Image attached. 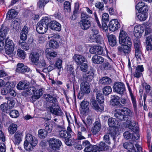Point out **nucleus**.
Instances as JSON below:
<instances>
[{"label":"nucleus","instance_id":"obj_1","mask_svg":"<svg viewBox=\"0 0 152 152\" xmlns=\"http://www.w3.org/2000/svg\"><path fill=\"white\" fill-rule=\"evenodd\" d=\"M119 42L121 46L117 48L118 52L123 53L126 55L129 54L131 51L132 42L130 38L128 36L125 31L121 30L119 37Z\"/></svg>","mask_w":152,"mask_h":152},{"label":"nucleus","instance_id":"obj_2","mask_svg":"<svg viewBox=\"0 0 152 152\" xmlns=\"http://www.w3.org/2000/svg\"><path fill=\"white\" fill-rule=\"evenodd\" d=\"M37 143V140L31 134H28L26 137V140L24 145V148L27 151H32Z\"/></svg>","mask_w":152,"mask_h":152},{"label":"nucleus","instance_id":"obj_3","mask_svg":"<svg viewBox=\"0 0 152 152\" xmlns=\"http://www.w3.org/2000/svg\"><path fill=\"white\" fill-rule=\"evenodd\" d=\"M48 20L46 19V16L43 17L37 23L36 30L40 34H44L46 33L48 29Z\"/></svg>","mask_w":152,"mask_h":152},{"label":"nucleus","instance_id":"obj_4","mask_svg":"<svg viewBox=\"0 0 152 152\" xmlns=\"http://www.w3.org/2000/svg\"><path fill=\"white\" fill-rule=\"evenodd\" d=\"M81 17V20L78 23L80 28L83 30L88 29L91 26L90 16L86 14L82 13Z\"/></svg>","mask_w":152,"mask_h":152},{"label":"nucleus","instance_id":"obj_5","mask_svg":"<svg viewBox=\"0 0 152 152\" xmlns=\"http://www.w3.org/2000/svg\"><path fill=\"white\" fill-rule=\"evenodd\" d=\"M80 87V91L77 95V98L79 99H81L85 94H87L90 93L91 91L88 82L86 81H83L81 83Z\"/></svg>","mask_w":152,"mask_h":152},{"label":"nucleus","instance_id":"obj_6","mask_svg":"<svg viewBox=\"0 0 152 152\" xmlns=\"http://www.w3.org/2000/svg\"><path fill=\"white\" fill-rule=\"evenodd\" d=\"M91 49L93 54L108 56V51L105 47L103 48L100 45H94L90 50Z\"/></svg>","mask_w":152,"mask_h":152},{"label":"nucleus","instance_id":"obj_7","mask_svg":"<svg viewBox=\"0 0 152 152\" xmlns=\"http://www.w3.org/2000/svg\"><path fill=\"white\" fill-rule=\"evenodd\" d=\"M48 110L52 114L56 116H61L63 114V112L62 111L58 102L52 104L48 107Z\"/></svg>","mask_w":152,"mask_h":152},{"label":"nucleus","instance_id":"obj_8","mask_svg":"<svg viewBox=\"0 0 152 152\" xmlns=\"http://www.w3.org/2000/svg\"><path fill=\"white\" fill-rule=\"evenodd\" d=\"M46 19L48 20V28L52 30L59 31L61 30V26L58 22L54 20H52L51 19L46 16Z\"/></svg>","mask_w":152,"mask_h":152},{"label":"nucleus","instance_id":"obj_9","mask_svg":"<svg viewBox=\"0 0 152 152\" xmlns=\"http://www.w3.org/2000/svg\"><path fill=\"white\" fill-rule=\"evenodd\" d=\"M113 89L114 91L121 95L124 94L126 91L124 84L121 82H118L115 83Z\"/></svg>","mask_w":152,"mask_h":152},{"label":"nucleus","instance_id":"obj_10","mask_svg":"<svg viewBox=\"0 0 152 152\" xmlns=\"http://www.w3.org/2000/svg\"><path fill=\"white\" fill-rule=\"evenodd\" d=\"M74 57L75 61L79 66H88V62L86 58L83 56L75 54Z\"/></svg>","mask_w":152,"mask_h":152},{"label":"nucleus","instance_id":"obj_11","mask_svg":"<svg viewBox=\"0 0 152 152\" xmlns=\"http://www.w3.org/2000/svg\"><path fill=\"white\" fill-rule=\"evenodd\" d=\"M134 47L135 49V56L136 58L141 59V57L142 55V48L140 41L136 40L134 42Z\"/></svg>","mask_w":152,"mask_h":152},{"label":"nucleus","instance_id":"obj_12","mask_svg":"<svg viewBox=\"0 0 152 152\" xmlns=\"http://www.w3.org/2000/svg\"><path fill=\"white\" fill-rule=\"evenodd\" d=\"M50 148L53 150L58 149L62 145V142L59 139L53 138L48 140Z\"/></svg>","mask_w":152,"mask_h":152},{"label":"nucleus","instance_id":"obj_13","mask_svg":"<svg viewBox=\"0 0 152 152\" xmlns=\"http://www.w3.org/2000/svg\"><path fill=\"white\" fill-rule=\"evenodd\" d=\"M120 24L117 19H112L109 23L108 29L110 31H114L120 28Z\"/></svg>","mask_w":152,"mask_h":152},{"label":"nucleus","instance_id":"obj_14","mask_svg":"<svg viewBox=\"0 0 152 152\" xmlns=\"http://www.w3.org/2000/svg\"><path fill=\"white\" fill-rule=\"evenodd\" d=\"M7 29H4V27L2 26L0 29V51L4 48V38L7 33Z\"/></svg>","mask_w":152,"mask_h":152},{"label":"nucleus","instance_id":"obj_15","mask_svg":"<svg viewBox=\"0 0 152 152\" xmlns=\"http://www.w3.org/2000/svg\"><path fill=\"white\" fill-rule=\"evenodd\" d=\"M109 20V15L108 13H106L103 14L102 18V24L103 30L105 31L108 30V27L107 23Z\"/></svg>","mask_w":152,"mask_h":152},{"label":"nucleus","instance_id":"obj_16","mask_svg":"<svg viewBox=\"0 0 152 152\" xmlns=\"http://www.w3.org/2000/svg\"><path fill=\"white\" fill-rule=\"evenodd\" d=\"M135 8L137 10L138 12H148V10L147 5L143 1L139 2L137 4Z\"/></svg>","mask_w":152,"mask_h":152},{"label":"nucleus","instance_id":"obj_17","mask_svg":"<svg viewBox=\"0 0 152 152\" xmlns=\"http://www.w3.org/2000/svg\"><path fill=\"white\" fill-rule=\"evenodd\" d=\"M29 58L34 64L37 65L39 61V55L38 53L35 52H31L29 55Z\"/></svg>","mask_w":152,"mask_h":152},{"label":"nucleus","instance_id":"obj_18","mask_svg":"<svg viewBox=\"0 0 152 152\" xmlns=\"http://www.w3.org/2000/svg\"><path fill=\"white\" fill-rule=\"evenodd\" d=\"M91 42H94L99 44H102L104 42L103 38L100 35H92L90 37Z\"/></svg>","mask_w":152,"mask_h":152},{"label":"nucleus","instance_id":"obj_19","mask_svg":"<svg viewBox=\"0 0 152 152\" xmlns=\"http://www.w3.org/2000/svg\"><path fill=\"white\" fill-rule=\"evenodd\" d=\"M99 146V147L95 145L94 146L93 152H101V151H105L108 149V146L103 142H100Z\"/></svg>","mask_w":152,"mask_h":152},{"label":"nucleus","instance_id":"obj_20","mask_svg":"<svg viewBox=\"0 0 152 152\" xmlns=\"http://www.w3.org/2000/svg\"><path fill=\"white\" fill-rule=\"evenodd\" d=\"M82 146L85 147L84 151L85 152H93L94 145H92L88 140H84L83 141Z\"/></svg>","mask_w":152,"mask_h":152},{"label":"nucleus","instance_id":"obj_21","mask_svg":"<svg viewBox=\"0 0 152 152\" xmlns=\"http://www.w3.org/2000/svg\"><path fill=\"white\" fill-rule=\"evenodd\" d=\"M144 31V28L140 26H135L134 28V35L137 38H140L141 37L142 34Z\"/></svg>","mask_w":152,"mask_h":152},{"label":"nucleus","instance_id":"obj_22","mask_svg":"<svg viewBox=\"0 0 152 152\" xmlns=\"http://www.w3.org/2000/svg\"><path fill=\"white\" fill-rule=\"evenodd\" d=\"M13 42L12 40H10L8 42H5V45L4 46L6 53L7 55L11 54L13 50V46L12 44Z\"/></svg>","mask_w":152,"mask_h":152},{"label":"nucleus","instance_id":"obj_23","mask_svg":"<svg viewBox=\"0 0 152 152\" xmlns=\"http://www.w3.org/2000/svg\"><path fill=\"white\" fill-rule=\"evenodd\" d=\"M90 101L93 109L98 111H102L104 110V107L101 105V104H98L95 100L94 97L92 98Z\"/></svg>","mask_w":152,"mask_h":152},{"label":"nucleus","instance_id":"obj_24","mask_svg":"<svg viewBox=\"0 0 152 152\" xmlns=\"http://www.w3.org/2000/svg\"><path fill=\"white\" fill-rule=\"evenodd\" d=\"M45 53H46V57L48 60L51 61V59L57 55V53L54 51L51 50L50 48H47L45 50Z\"/></svg>","mask_w":152,"mask_h":152},{"label":"nucleus","instance_id":"obj_25","mask_svg":"<svg viewBox=\"0 0 152 152\" xmlns=\"http://www.w3.org/2000/svg\"><path fill=\"white\" fill-rule=\"evenodd\" d=\"M28 27L25 25L21 30L20 33V41H25L27 38V34L28 33Z\"/></svg>","mask_w":152,"mask_h":152},{"label":"nucleus","instance_id":"obj_26","mask_svg":"<svg viewBox=\"0 0 152 152\" xmlns=\"http://www.w3.org/2000/svg\"><path fill=\"white\" fill-rule=\"evenodd\" d=\"M94 126L92 128L91 131L93 134H96L100 131L101 125L99 121H96L93 124Z\"/></svg>","mask_w":152,"mask_h":152},{"label":"nucleus","instance_id":"obj_27","mask_svg":"<svg viewBox=\"0 0 152 152\" xmlns=\"http://www.w3.org/2000/svg\"><path fill=\"white\" fill-rule=\"evenodd\" d=\"M114 116L118 120L121 121H126V118L122 112L121 109H116L115 110Z\"/></svg>","mask_w":152,"mask_h":152},{"label":"nucleus","instance_id":"obj_28","mask_svg":"<svg viewBox=\"0 0 152 152\" xmlns=\"http://www.w3.org/2000/svg\"><path fill=\"white\" fill-rule=\"evenodd\" d=\"M17 12L14 9H12L9 10L6 15V18L10 20L15 18L18 15Z\"/></svg>","mask_w":152,"mask_h":152},{"label":"nucleus","instance_id":"obj_29","mask_svg":"<svg viewBox=\"0 0 152 152\" xmlns=\"http://www.w3.org/2000/svg\"><path fill=\"white\" fill-rule=\"evenodd\" d=\"M29 85L30 83L25 80L23 82H20L17 85V88L19 90H24L26 88H28Z\"/></svg>","mask_w":152,"mask_h":152},{"label":"nucleus","instance_id":"obj_30","mask_svg":"<svg viewBox=\"0 0 152 152\" xmlns=\"http://www.w3.org/2000/svg\"><path fill=\"white\" fill-rule=\"evenodd\" d=\"M120 97L117 95H113L110 101V103L113 106H117L119 107L120 102L119 101Z\"/></svg>","mask_w":152,"mask_h":152},{"label":"nucleus","instance_id":"obj_31","mask_svg":"<svg viewBox=\"0 0 152 152\" xmlns=\"http://www.w3.org/2000/svg\"><path fill=\"white\" fill-rule=\"evenodd\" d=\"M144 70L143 67H135V71L133 73V76L137 78H139L142 76V72Z\"/></svg>","mask_w":152,"mask_h":152},{"label":"nucleus","instance_id":"obj_32","mask_svg":"<svg viewBox=\"0 0 152 152\" xmlns=\"http://www.w3.org/2000/svg\"><path fill=\"white\" fill-rule=\"evenodd\" d=\"M121 110L123 114L124 117L126 118V121L128 120V116L132 117L133 113L131 110L127 107H124L121 109Z\"/></svg>","mask_w":152,"mask_h":152},{"label":"nucleus","instance_id":"obj_33","mask_svg":"<svg viewBox=\"0 0 152 152\" xmlns=\"http://www.w3.org/2000/svg\"><path fill=\"white\" fill-rule=\"evenodd\" d=\"M109 45L111 47H114L117 44V39L115 36L113 34H111L108 36Z\"/></svg>","mask_w":152,"mask_h":152},{"label":"nucleus","instance_id":"obj_34","mask_svg":"<svg viewBox=\"0 0 152 152\" xmlns=\"http://www.w3.org/2000/svg\"><path fill=\"white\" fill-rule=\"evenodd\" d=\"M128 128L133 132L137 133L139 130V128L137 125L136 122L134 121H130V124Z\"/></svg>","mask_w":152,"mask_h":152},{"label":"nucleus","instance_id":"obj_35","mask_svg":"<svg viewBox=\"0 0 152 152\" xmlns=\"http://www.w3.org/2000/svg\"><path fill=\"white\" fill-rule=\"evenodd\" d=\"M138 13L136 12V15L137 18L140 21H144L145 20L148 16V12H138Z\"/></svg>","mask_w":152,"mask_h":152},{"label":"nucleus","instance_id":"obj_36","mask_svg":"<svg viewBox=\"0 0 152 152\" xmlns=\"http://www.w3.org/2000/svg\"><path fill=\"white\" fill-rule=\"evenodd\" d=\"M92 61L95 64H101L103 62L104 58L102 56L95 55L92 58Z\"/></svg>","mask_w":152,"mask_h":152},{"label":"nucleus","instance_id":"obj_37","mask_svg":"<svg viewBox=\"0 0 152 152\" xmlns=\"http://www.w3.org/2000/svg\"><path fill=\"white\" fill-rule=\"evenodd\" d=\"M44 98L46 101L51 103L52 104L58 102L57 99L49 94H45L44 96Z\"/></svg>","mask_w":152,"mask_h":152},{"label":"nucleus","instance_id":"obj_38","mask_svg":"<svg viewBox=\"0 0 152 152\" xmlns=\"http://www.w3.org/2000/svg\"><path fill=\"white\" fill-rule=\"evenodd\" d=\"M22 133L17 131L14 135V142L15 144H19L22 140Z\"/></svg>","mask_w":152,"mask_h":152},{"label":"nucleus","instance_id":"obj_39","mask_svg":"<svg viewBox=\"0 0 152 152\" xmlns=\"http://www.w3.org/2000/svg\"><path fill=\"white\" fill-rule=\"evenodd\" d=\"M146 50L147 51L152 50V36L146 37Z\"/></svg>","mask_w":152,"mask_h":152},{"label":"nucleus","instance_id":"obj_40","mask_svg":"<svg viewBox=\"0 0 152 152\" xmlns=\"http://www.w3.org/2000/svg\"><path fill=\"white\" fill-rule=\"evenodd\" d=\"M124 148L127 149L128 151H133L135 150L133 144L130 142H125L123 143Z\"/></svg>","mask_w":152,"mask_h":152},{"label":"nucleus","instance_id":"obj_41","mask_svg":"<svg viewBox=\"0 0 152 152\" xmlns=\"http://www.w3.org/2000/svg\"><path fill=\"white\" fill-rule=\"evenodd\" d=\"M43 92L42 89H36V91L34 93V95L32 96V98L36 99L39 98L41 96Z\"/></svg>","mask_w":152,"mask_h":152},{"label":"nucleus","instance_id":"obj_42","mask_svg":"<svg viewBox=\"0 0 152 152\" xmlns=\"http://www.w3.org/2000/svg\"><path fill=\"white\" fill-rule=\"evenodd\" d=\"M49 46L50 48L56 49L58 48L59 44L56 41L50 39L49 41Z\"/></svg>","mask_w":152,"mask_h":152},{"label":"nucleus","instance_id":"obj_43","mask_svg":"<svg viewBox=\"0 0 152 152\" xmlns=\"http://www.w3.org/2000/svg\"><path fill=\"white\" fill-rule=\"evenodd\" d=\"M60 137L62 139H65L68 137H71V135L70 133L65 130H61L59 132Z\"/></svg>","mask_w":152,"mask_h":152},{"label":"nucleus","instance_id":"obj_44","mask_svg":"<svg viewBox=\"0 0 152 152\" xmlns=\"http://www.w3.org/2000/svg\"><path fill=\"white\" fill-rule=\"evenodd\" d=\"M118 123L115 119L112 118H109L108 120V124L110 127H117Z\"/></svg>","mask_w":152,"mask_h":152},{"label":"nucleus","instance_id":"obj_45","mask_svg":"<svg viewBox=\"0 0 152 152\" xmlns=\"http://www.w3.org/2000/svg\"><path fill=\"white\" fill-rule=\"evenodd\" d=\"M99 82L102 84L104 85H108L111 83L112 80L110 78L107 76H105L102 77L100 80Z\"/></svg>","mask_w":152,"mask_h":152},{"label":"nucleus","instance_id":"obj_46","mask_svg":"<svg viewBox=\"0 0 152 152\" xmlns=\"http://www.w3.org/2000/svg\"><path fill=\"white\" fill-rule=\"evenodd\" d=\"M89 103L88 102L84 100L80 104L81 108L84 110L85 112L89 109Z\"/></svg>","mask_w":152,"mask_h":152},{"label":"nucleus","instance_id":"obj_47","mask_svg":"<svg viewBox=\"0 0 152 152\" xmlns=\"http://www.w3.org/2000/svg\"><path fill=\"white\" fill-rule=\"evenodd\" d=\"M94 73L91 72L88 73L84 76V79L88 82H91L94 78Z\"/></svg>","mask_w":152,"mask_h":152},{"label":"nucleus","instance_id":"obj_48","mask_svg":"<svg viewBox=\"0 0 152 152\" xmlns=\"http://www.w3.org/2000/svg\"><path fill=\"white\" fill-rule=\"evenodd\" d=\"M96 99L98 102L100 103H102L104 101V98L101 92L100 91H98L96 93Z\"/></svg>","mask_w":152,"mask_h":152},{"label":"nucleus","instance_id":"obj_49","mask_svg":"<svg viewBox=\"0 0 152 152\" xmlns=\"http://www.w3.org/2000/svg\"><path fill=\"white\" fill-rule=\"evenodd\" d=\"M49 1V0H39L37 3V7L40 9L44 10L45 6Z\"/></svg>","mask_w":152,"mask_h":152},{"label":"nucleus","instance_id":"obj_50","mask_svg":"<svg viewBox=\"0 0 152 152\" xmlns=\"http://www.w3.org/2000/svg\"><path fill=\"white\" fill-rule=\"evenodd\" d=\"M17 128V126L16 124H11L8 129L9 133L11 134H14L16 131Z\"/></svg>","mask_w":152,"mask_h":152},{"label":"nucleus","instance_id":"obj_51","mask_svg":"<svg viewBox=\"0 0 152 152\" xmlns=\"http://www.w3.org/2000/svg\"><path fill=\"white\" fill-rule=\"evenodd\" d=\"M110 134L113 137L114 142V145H116V139L118 135V132L116 131L115 129H114L113 131H111Z\"/></svg>","mask_w":152,"mask_h":152},{"label":"nucleus","instance_id":"obj_52","mask_svg":"<svg viewBox=\"0 0 152 152\" xmlns=\"http://www.w3.org/2000/svg\"><path fill=\"white\" fill-rule=\"evenodd\" d=\"M38 136L40 138H45L47 136L48 133L44 129H39L38 131Z\"/></svg>","mask_w":152,"mask_h":152},{"label":"nucleus","instance_id":"obj_53","mask_svg":"<svg viewBox=\"0 0 152 152\" xmlns=\"http://www.w3.org/2000/svg\"><path fill=\"white\" fill-rule=\"evenodd\" d=\"M17 55L20 58L24 59L26 58V54L24 50L21 49H18V50Z\"/></svg>","mask_w":152,"mask_h":152},{"label":"nucleus","instance_id":"obj_54","mask_svg":"<svg viewBox=\"0 0 152 152\" xmlns=\"http://www.w3.org/2000/svg\"><path fill=\"white\" fill-rule=\"evenodd\" d=\"M0 108L3 112L6 113H8L10 108L6 103L1 104L0 106Z\"/></svg>","mask_w":152,"mask_h":152},{"label":"nucleus","instance_id":"obj_55","mask_svg":"<svg viewBox=\"0 0 152 152\" xmlns=\"http://www.w3.org/2000/svg\"><path fill=\"white\" fill-rule=\"evenodd\" d=\"M30 70V68H28V67H17L16 69V72L21 73L28 72Z\"/></svg>","mask_w":152,"mask_h":152},{"label":"nucleus","instance_id":"obj_56","mask_svg":"<svg viewBox=\"0 0 152 152\" xmlns=\"http://www.w3.org/2000/svg\"><path fill=\"white\" fill-rule=\"evenodd\" d=\"M103 92L104 94L105 95H107L111 93L112 90L111 87L109 86H107L102 89Z\"/></svg>","mask_w":152,"mask_h":152},{"label":"nucleus","instance_id":"obj_57","mask_svg":"<svg viewBox=\"0 0 152 152\" xmlns=\"http://www.w3.org/2000/svg\"><path fill=\"white\" fill-rule=\"evenodd\" d=\"M82 121L86 126L87 127L91 124L92 120L91 116H88L86 120H83Z\"/></svg>","mask_w":152,"mask_h":152},{"label":"nucleus","instance_id":"obj_58","mask_svg":"<svg viewBox=\"0 0 152 152\" xmlns=\"http://www.w3.org/2000/svg\"><path fill=\"white\" fill-rule=\"evenodd\" d=\"M19 44L20 45L22 49L25 50H28L29 49V46L28 44L26 43V42L22 41L21 42L20 40L18 42Z\"/></svg>","mask_w":152,"mask_h":152},{"label":"nucleus","instance_id":"obj_59","mask_svg":"<svg viewBox=\"0 0 152 152\" xmlns=\"http://www.w3.org/2000/svg\"><path fill=\"white\" fill-rule=\"evenodd\" d=\"M46 131L48 133H50L52 129L53 125L49 123H45L44 124Z\"/></svg>","mask_w":152,"mask_h":152},{"label":"nucleus","instance_id":"obj_60","mask_svg":"<svg viewBox=\"0 0 152 152\" xmlns=\"http://www.w3.org/2000/svg\"><path fill=\"white\" fill-rule=\"evenodd\" d=\"M120 100V102L119 107L126 106L128 104V100L127 99L124 98H121Z\"/></svg>","mask_w":152,"mask_h":152},{"label":"nucleus","instance_id":"obj_61","mask_svg":"<svg viewBox=\"0 0 152 152\" xmlns=\"http://www.w3.org/2000/svg\"><path fill=\"white\" fill-rule=\"evenodd\" d=\"M50 36V37L51 38V40H53L54 41H56L58 42L60 39V36L58 33L52 34Z\"/></svg>","mask_w":152,"mask_h":152},{"label":"nucleus","instance_id":"obj_62","mask_svg":"<svg viewBox=\"0 0 152 152\" xmlns=\"http://www.w3.org/2000/svg\"><path fill=\"white\" fill-rule=\"evenodd\" d=\"M10 90V87L5 86L1 90V93L3 95H6L9 94Z\"/></svg>","mask_w":152,"mask_h":152},{"label":"nucleus","instance_id":"obj_63","mask_svg":"<svg viewBox=\"0 0 152 152\" xmlns=\"http://www.w3.org/2000/svg\"><path fill=\"white\" fill-rule=\"evenodd\" d=\"M10 115L11 117L14 118H17L19 115L18 111L16 110H11L10 113Z\"/></svg>","mask_w":152,"mask_h":152},{"label":"nucleus","instance_id":"obj_64","mask_svg":"<svg viewBox=\"0 0 152 152\" xmlns=\"http://www.w3.org/2000/svg\"><path fill=\"white\" fill-rule=\"evenodd\" d=\"M95 7L101 11L104 10V5L103 3L97 2L95 4Z\"/></svg>","mask_w":152,"mask_h":152}]
</instances>
